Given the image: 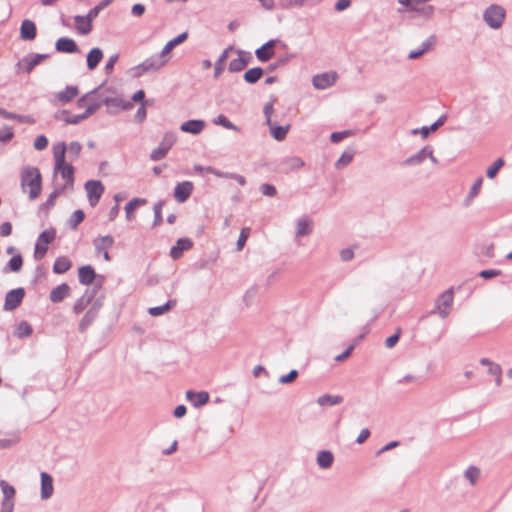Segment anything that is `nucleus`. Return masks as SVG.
<instances>
[{"instance_id":"63","label":"nucleus","mask_w":512,"mask_h":512,"mask_svg":"<svg viewBox=\"0 0 512 512\" xmlns=\"http://www.w3.org/2000/svg\"><path fill=\"white\" fill-rule=\"evenodd\" d=\"M34 148L38 151L44 150L48 146V139L44 135H39L36 137L34 144Z\"/></svg>"},{"instance_id":"51","label":"nucleus","mask_w":512,"mask_h":512,"mask_svg":"<svg viewBox=\"0 0 512 512\" xmlns=\"http://www.w3.org/2000/svg\"><path fill=\"white\" fill-rule=\"evenodd\" d=\"M284 163L287 165L289 170H297L304 166V161L297 156L289 157L285 159Z\"/></svg>"},{"instance_id":"7","label":"nucleus","mask_w":512,"mask_h":512,"mask_svg":"<svg viewBox=\"0 0 512 512\" xmlns=\"http://www.w3.org/2000/svg\"><path fill=\"white\" fill-rule=\"evenodd\" d=\"M485 23L492 29H498L502 26L505 18V10L501 6L491 5L483 15Z\"/></svg>"},{"instance_id":"36","label":"nucleus","mask_w":512,"mask_h":512,"mask_svg":"<svg viewBox=\"0 0 512 512\" xmlns=\"http://www.w3.org/2000/svg\"><path fill=\"white\" fill-rule=\"evenodd\" d=\"M72 266L71 261L65 257L60 256L56 258L54 265H53V272L56 274H63L67 272Z\"/></svg>"},{"instance_id":"6","label":"nucleus","mask_w":512,"mask_h":512,"mask_svg":"<svg viewBox=\"0 0 512 512\" xmlns=\"http://www.w3.org/2000/svg\"><path fill=\"white\" fill-rule=\"evenodd\" d=\"M49 57L48 54L30 53L16 63V73H31L32 70L43 60Z\"/></svg>"},{"instance_id":"29","label":"nucleus","mask_w":512,"mask_h":512,"mask_svg":"<svg viewBox=\"0 0 512 512\" xmlns=\"http://www.w3.org/2000/svg\"><path fill=\"white\" fill-rule=\"evenodd\" d=\"M239 57L236 59H233L229 63V71L230 72H240L242 71L247 65L251 57L248 55L247 57L244 56L243 51H238Z\"/></svg>"},{"instance_id":"44","label":"nucleus","mask_w":512,"mask_h":512,"mask_svg":"<svg viewBox=\"0 0 512 512\" xmlns=\"http://www.w3.org/2000/svg\"><path fill=\"white\" fill-rule=\"evenodd\" d=\"M60 114L67 116L64 118V121L67 124H78L89 117V115H86L85 112L79 115H71L67 110L60 111Z\"/></svg>"},{"instance_id":"28","label":"nucleus","mask_w":512,"mask_h":512,"mask_svg":"<svg viewBox=\"0 0 512 512\" xmlns=\"http://www.w3.org/2000/svg\"><path fill=\"white\" fill-rule=\"evenodd\" d=\"M70 287L66 283H62L53 288L50 292V300L53 303H59L69 295Z\"/></svg>"},{"instance_id":"15","label":"nucleus","mask_w":512,"mask_h":512,"mask_svg":"<svg viewBox=\"0 0 512 512\" xmlns=\"http://www.w3.org/2000/svg\"><path fill=\"white\" fill-rule=\"evenodd\" d=\"M278 40L271 39L267 41L264 45H262L260 48H258L255 51V55L257 59L261 62H266L270 60L274 56L273 48L275 47Z\"/></svg>"},{"instance_id":"38","label":"nucleus","mask_w":512,"mask_h":512,"mask_svg":"<svg viewBox=\"0 0 512 512\" xmlns=\"http://www.w3.org/2000/svg\"><path fill=\"white\" fill-rule=\"evenodd\" d=\"M147 200L144 198H134L125 205L126 219L131 221L134 218L133 211L142 205H145Z\"/></svg>"},{"instance_id":"12","label":"nucleus","mask_w":512,"mask_h":512,"mask_svg":"<svg viewBox=\"0 0 512 512\" xmlns=\"http://www.w3.org/2000/svg\"><path fill=\"white\" fill-rule=\"evenodd\" d=\"M25 295L23 288L10 290L5 296L4 310L12 311L16 309L22 302Z\"/></svg>"},{"instance_id":"58","label":"nucleus","mask_w":512,"mask_h":512,"mask_svg":"<svg viewBox=\"0 0 512 512\" xmlns=\"http://www.w3.org/2000/svg\"><path fill=\"white\" fill-rule=\"evenodd\" d=\"M249 234H250V229L249 228H243L240 232V235H239V238L237 240V243H236V249L237 251H241L244 246H245V243L249 237Z\"/></svg>"},{"instance_id":"5","label":"nucleus","mask_w":512,"mask_h":512,"mask_svg":"<svg viewBox=\"0 0 512 512\" xmlns=\"http://www.w3.org/2000/svg\"><path fill=\"white\" fill-rule=\"evenodd\" d=\"M273 111L274 108L272 102H268L264 105L263 113L265 115L266 124L269 126L270 134L275 140L282 141L286 138L290 125L278 126L276 123L272 122L271 117Z\"/></svg>"},{"instance_id":"2","label":"nucleus","mask_w":512,"mask_h":512,"mask_svg":"<svg viewBox=\"0 0 512 512\" xmlns=\"http://www.w3.org/2000/svg\"><path fill=\"white\" fill-rule=\"evenodd\" d=\"M21 188L24 192L28 190L30 200L39 197L42 190V177L38 168L27 166L21 171Z\"/></svg>"},{"instance_id":"47","label":"nucleus","mask_w":512,"mask_h":512,"mask_svg":"<svg viewBox=\"0 0 512 512\" xmlns=\"http://www.w3.org/2000/svg\"><path fill=\"white\" fill-rule=\"evenodd\" d=\"M113 1L114 0H102L99 2L95 7L90 9L88 12V18L94 20L99 15V13L107 6H109Z\"/></svg>"},{"instance_id":"11","label":"nucleus","mask_w":512,"mask_h":512,"mask_svg":"<svg viewBox=\"0 0 512 512\" xmlns=\"http://www.w3.org/2000/svg\"><path fill=\"white\" fill-rule=\"evenodd\" d=\"M336 72H325L317 74L312 78V84L316 89L324 90L333 86L337 80Z\"/></svg>"},{"instance_id":"21","label":"nucleus","mask_w":512,"mask_h":512,"mask_svg":"<svg viewBox=\"0 0 512 512\" xmlns=\"http://www.w3.org/2000/svg\"><path fill=\"white\" fill-rule=\"evenodd\" d=\"M37 34L36 25L31 20H24L20 27V37L22 40L31 41L34 40Z\"/></svg>"},{"instance_id":"55","label":"nucleus","mask_w":512,"mask_h":512,"mask_svg":"<svg viewBox=\"0 0 512 512\" xmlns=\"http://www.w3.org/2000/svg\"><path fill=\"white\" fill-rule=\"evenodd\" d=\"M164 206V202L163 201H159L157 202L154 207H153V210H154V222H153V226H159L162 221H163V218H162V208Z\"/></svg>"},{"instance_id":"22","label":"nucleus","mask_w":512,"mask_h":512,"mask_svg":"<svg viewBox=\"0 0 512 512\" xmlns=\"http://www.w3.org/2000/svg\"><path fill=\"white\" fill-rule=\"evenodd\" d=\"M204 127L205 122L203 120H188L181 124L180 130L185 133L197 135L203 131Z\"/></svg>"},{"instance_id":"30","label":"nucleus","mask_w":512,"mask_h":512,"mask_svg":"<svg viewBox=\"0 0 512 512\" xmlns=\"http://www.w3.org/2000/svg\"><path fill=\"white\" fill-rule=\"evenodd\" d=\"M93 244L96 252L100 254L113 246L114 238L111 235L102 236L94 239Z\"/></svg>"},{"instance_id":"46","label":"nucleus","mask_w":512,"mask_h":512,"mask_svg":"<svg viewBox=\"0 0 512 512\" xmlns=\"http://www.w3.org/2000/svg\"><path fill=\"white\" fill-rule=\"evenodd\" d=\"M231 48L225 49L218 60L215 63V71H214V77L217 78L224 70V62L228 58V53Z\"/></svg>"},{"instance_id":"49","label":"nucleus","mask_w":512,"mask_h":512,"mask_svg":"<svg viewBox=\"0 0 512 512\" xmlns=\"http://www.w3.org/2000/svg\"><path fill=\"white\" fill-rule=\"evenodd\" d=\"M354 153L352 151H344L340 158L336 161L335 166L337 169H342L343 167L350 164L353 160Z\"/></svg>"},{"instance_id":"14","label":"nucleus","mask_w":512,"mask_h":512,"mask_svg":"<svg viewBox=\"0 0 512 512\" xmlns=\"http://www.w3.org/2000/svg\"><path fill=\"white\" fill-rule=\"evenodd\" d=\"M426 2H418V0L414 1L411 12L414 13L413 17H420L424 20H429L432 18L434 14V6L432 5H423Z\"/></svg>"},{"instance_id":"27","label":"nucleus","mask_w":512,"mask_h":512,"mask_svg":"<svg viewBox=\"0 0 512 512\" xmlns=\"http://www.w3.org/2000/svg\"><path fill=\"white\" fill-rule=\"evenodd\" d=\"M79 93L77 86H67L55 94V98L62 104L71 102Z\"/></svg>"},{"instance_id":"17","label":"nucleus","mask_w":512,"mask_h":512,"mask_svg":"<svg viewBox=\"0 0 512 512\" xmlns=\"http://www.w3.org/2000/svg\"><path fill=\"white\" fill-rule=\"evenodd\" d=\"M41 499H49L54 492L53 478L46 472H41Z\"/></svg>"},{"instance_id":"52","label":"nucleus","mask_w":512,"mask_h":512,"mask_svg":"<svg viewBox=\"0 0 512 512\" xmlns=\"http://www.w3.org/2000/svg\"><path fill=\"white\" fill-rule=\"evenodd\" d=\"M504 160L502 158L497 159L486 171V175L488 178L492 179L494 178L500 168L504 166Z\"/></svg>"},{"instance_id":"32","label":"nucleus","mask_w":512,"mask_h":512,"mask_svg":"<svg viewBox=\"0 0 512 512\" xmlns=\"http://www.w3.org/2000/svg\"><path fill=\"white\" fill-rule=\"evenodd\" d=\"M94 297V292L86 291L73 305V311L76 314L81 313L90 304Z\"/></svg>"},{"instance_id":"35","label":"nucleus","mask_w":512,"mask_h":512,"mask_svg":"<svg viewBox=\"0 0 512 512\" xmlns=\"http://www.w3.org/2000/svg\"><path fill=\"white\" fill-rule=\"evenodd\" d=\"M446 121V116H441L436 122H434L431 126H424L420 129L412 130L413 134L420 133L423 138H426L431 132L437 130L440 126H442Z\"/></svg>"},{"instance_id":"56","label":"nucleus","mask_w":512,"mask_h":512,"mask_svg":"<svg viewBox=\"0 0 512 512\" xmlns=\"http://www.w3.org/2000/svg\"><path fill=\"white\" fill-rule=\"evenodd\" d=\"M23 265V259L21 255H15L13 256L9 262L8 267L12 272H19Z\"/></svg>"},{"instance_id":"45","label":"nucleus","mask_w":512,"mask_h":512,"mask_svg":"<svg viewBox=\"0 0 512 512\" xmlns=\"http://www.w3.org/2000/svg\"><path fill=\"white\" fill-rule=\"evenodd\" d=\"M32 331V326L28 322L22 321L18 324L15 331V335L18 338H24L30 336L32 334Z\"/></svg>"},{"instance_id":"48","label":"nucleus","mask_w":512,"mask_h":512,"mask_svg":"<svg viewBox=\"0 0 512 512\" xmlns=\"http://www.w3.org/2000/svg\"><path fill=\"white\" fill-rule=\"evenodd\" d=\"M214 124L216 125H221L223 126L224 128L226 129H230V130H234V131H239V128L234 125L225 115L223 114H220L218 115L214 120H213Z\"/></svg>"},{"instance_id":"16","label":"nucleus","mask_w":512,"mask_h":512,"mask_svg":"<svg viewBox=\"0 0 512 512\" xmlns=\"http://www.w3.org/2000/svg\"><path fill=\"white\" fill-rule=\"evenodd\" d=\"M193 246V242L189 238H180L177 240L176 244L170 250V256L177 260L182 257L184 251L191 249Z\"/></svg>"},{"instance_id":"59","label":"nucleus","mask_w":512,"mask_h":512,"mask_svg":"<svg viewBox=\"0 0 512 512\" xmlns=\"http://www.w3.org/2000/svg\"><path fill=\"white\" fill-rule=\"evenodd\" d=\"M437 43V38L435 35H430L422 44L420 49L423 50L424 54L433 50Z\"/></svg>"},{"instance_id":"42","label":"nucleus","mask_w":512,"mask_h":512,"mask_svg":"<svg viewBox=\"0 0 512 512\" xmlns=\"http://www.w3.org/2000/svg\"><path fill=\"white\" fill-rule=\"evenodd\" d=\"M175 305H176V300H169L164 305L149 308L148 313L154 317L160 316V315L166 313L167 311H169Z\"/></svg>"},{"instance_id":"34","label":"nucleus","mask_w":512,"mask_h":512,"mask_svg":"<svg viewBox=\"0 0 512 512\" xmlns=\"http://www.w3.org/2000/svg\"><path fill=\"white\" fill-rule=\"evenodd\" d=\"M187 38H188V32H183V33L179 34L177 37L168 41L161 51V56L165 57L167 54H169L172 51V49L174 47L183 43Z\"/></svg>"},{"instance_id":"4","label":"nucleus","mask_w":512,"mask_h":512,"mask_svg":"<svg viewBox=\"0 0 512 512\" xmlns=\"http://www.w3.org/2000/svg\"><path fill=\"white\" fill-rule=\"evenodd\" d=\"M163 58L164 57L161 56L160 53L159 55H154L147 58L139 65L131 68L133 77H141L144 73L158 71L167 62V60H164Z\"/></svg>"},{"instance_id":"1","label":"nucleus","mask_w":512,"mask_h":512,"mask_svg":"<svg viewBox=\"0 0 512 512\" xmlns=\"http://www.w3.org/2000/svg\"><path fill=\"white\" fill-rule=\"evenodd\" d=\"M65 153V143L62 142L53 146V156L55 160L54 175L60 174L65 180L62 190L66 187H72L74 182V168L72 165L66 163Z\"/></svg>"},{"instance_id":"60","label":"nucleus","mask_w":512,"mask_h":512,"mask_svg":"<svg viewBox=\"0 0 512 512\" xmlns=\"http://www.w3.org/2000/svg\"><path fill=\"white\" fill-rule=\"evenodd\" d=\"M479 475H480V471L478 468L474 467V466H470L466 471H465V477L470 481V483L472 485H474L476 483V481L478 480L479 478Z\"/></svg>"},{"instance_id":"25","label":"nucleus","mask_w":512,"mask_h":512,"mask_svg":"<svg viewBox=\"0 0 512 512\" xmlns=\"http://www.w3.org/2000/svg\"><path fill=\"white\" fill-rule=\"evenodd\" d=\"M186 398L191 402V404L194 407L198 408L205 405L209 401V394L205 391H187Z\"/></svg>"},{"instance_id":"61","label":"nucleus","mask_w":512,"mask_h":512,"mask_svg":"<svg viewBox=\"0 0 512 512\" xmlns=\"http://www.w3.org/2000/svg\"><path fill=\"white\" fill-rule=\"evenodd\" d=\"M82 146L79 142L74 141L69 144L68 147H66V150L68 151V154L72 159H75L79 156L81 152Z\"/></svg>"},{"instance_id":"54","label":"nucleus","mask_w":512,"mask_h":512,"mask_svg":"<svg viewBox=\"0 0 512 512\" xmlns=\"http://www.w3.org/2000/svg\"><path fill=\"white\" fill-rule=\"evenodd\" d=\"M293 58V55H285L283 57L278 58L275 62L271 63L267 70L269 72H272L280 67L285 66L291 59Z\"/></svg>"},{"instance_id":"53","label":"nucleus","mask_w":512,"mask_h":512,"mask_svg":"<svg viewBox=\"0 0 512 512\" xmlns=\"http://www.w3.org/2000/svg\"><path fill=\"white\" fill-rule=\"evenodd\" d=\"M85 214L82 210H76L72 213L69 219V225L71 228L75 229L77 226L84 220Z\"/></svg>"},{"instance_id":"20","label":"nucleus","mask_w":512,"mask_h":512,"mask_svg":"<svg viewBox=\"0 0 512 512\" xmlns=\"http://www.w3.org/2000/svg\"><path fill=\"white\" fill-rule=\"evenodd\" d=\"M480 364L488 367V374L495 377V384L500 386L502 383V368L499 364L490 361L487 358H482Z\"/></svg>"},{"instance_id":"13","label":"nucleus","mask_w":512,"mask_h":512,"mask_svg":"<svg viewBox=\"0 0 512 512\" xmlns=\"http://www.w3.org/2000/svg\"><path fill=\"white\" fill-rule=\"evenodd\" d=\"M194 185L190 181L178 183L174 189V198L178 203H184L191 196Z\"/></svg>"},{"instance_id":"9","label":"nucleus","mask_w":512,"mask_h":512,"mask_svg":"<svg viewBox=\"0 0 512 512\" xmlns=\"http://www.w3.org/2000/svg\"><path fill=\"white\" fill-rule=\"evenodd\" d=\"M454 294L452 288L444 291L436 300L435 311L441 318H446L453 305Z\"/></svg>"},{"instance_id":"43","label":"nucleus","mask_w":512,"mask_h":512,"mask_svg":"<svg viewBox=\"0 0 512 512\" xmlns=\"http://www.w3.org/2000/svg\"><path fill=\"white\" fill-rule=\"evenodd\" d=\"M103 104L107 106H114L118 108H122L124 110L130 109L132 107L131 103H124L119 98H111L103 95Z\"/></svg>"},{"instance_id":"10","label":"nucleus","mask_w":512,"mask_h":512,"mask_svg":"<svg viewBox=\"0 0 512 512\" xmlns=\"http://www.w3.org/2000/svg\"><path fill=\"white\" fill-rule=\"evenodd\" d=\"M85 190L90 205L96 206L104 192L103 184L98 180H89L85 183Z\"/></svg>"},{"instance_id":"8","label":"nucleus","mask_w":512,"mask_h":512,"mask_svg":"<svg viewBox=\"0 0 512 512\" xmlns=\"http://www.w3.org/2000/svg\"><path fill=\"white\" fill-rule=\"evenodd\" d=\"M176 134L173 132H166L157 148H155L151 154L150 158L153 161H159L163 159L168 151L172 148V146L176 142Z\"/></svg>"},{"instance_id":"64","label":"nucleus","mask_w":512,"mask_h":512,"mask_svg":"<svg viewBox=\"0 0 512 512\" xmlns=\"http://www.w3.org/2000/svg\"><path fill=\"white\" fill-rule=\"evenodd\" d=\"M260 191L263 195L269 196V197H274L277 193L276 188L273 185L268 184V183L262 184L260 186Z\"/></svg>"},{"instance_id":"41","label":"nucleus","mask_w":512,"mask_h":512,"mask_svg":"<svg viewBox=\"0 0 512 512\" xmlns=\"http://www.w3.org/2000/svg\"><path fill=\"white\" fill-rule=\"evenodd\" d=\"M262 75V68L254 67L245 72L244 80L249 84H254L262 77Z\"/></svg>"},{"instance_id":"31","label":"nucleus","mask_w":512,"mask_h":512,"mask_svg":"<svg viewBox=\"0 0 512 512\" xmlns=\"http://www.w3.org/2000/svg\"><path fill=\"white\" fill-rule=\"evenodd\" d=\"M98 315V310L95 308V307H92L91 309H89L85 315L83 316V318L81 319L80 323H79V331L81 333H84L88 327L94 322V320L96 319Z\"/></svg>"},{"instance_id":"39","label":"nucleus","mask_w":512,"mask_h":512,"mask_svg":"<svg viewBox=\"0 0 512 512\" xmlns=\"http://www.w3.org/2000/svg\"><path fill=\"white\" fill-rule=\"evenodd\" d=\"M312 232L311 221L308 218H300L296 224V236H307Z\"/></svg>"},{"instance_id":"50","label":"nucleus","mask_w":512,"mask_h":512,"mask_svg":"<svg viewBox=\"0 0 512 512\" xmlns=\"http://www.w3.org/2000/svg\"><path fill=\"white\" fill-rule=\"evenodd\" d=\"M56 237V231L54 229L44 230L38 237L37 242L49 245Z\"/></svg>"},{"instance_id":"26","label":"nucleus","mask_w":512,"mask_h":512,"mask_svg":"<svg viewBox=\"0 0 512 512\" xmlns=\"http://www.w3.org/2000/svg\"><path fill=\"white\" fill-rule=\"evenodd\" d=\"M92 21V19L88 18V14L86 16L77 15L74 17L76 29L82 35H87L91 32Z\"/></svg>"},{"instance_id":"23","label":"nucleus","mask_w":512,"mask_h":512,"mask_svg":"<svg viewBox=\"0 0 512 512\" xmlns=\"http://www.w3.org/2000/svg\"><path fill=\"white\" fill-rule=\"evenodd\" d=\"M95 278L96 273L91 265H85L79 268L78 279L81 284L90 285L94 282Z\"/></svg>"},{"instance_id":"3","label":"nucleus","mask_w":512,"mask_h":512,"mask_svg":"<svg viewBox=\"0 0 512 512\" xmlns=\"http://www.w3.org/2000/svg\"><path fill=\"white\" fill-rule=\"evenodd\" d=\"M103 90L104 85H100L92 91L86 93L77 100L78 108H85L86 115L91 116L94 114L103 104Z\"/></svg>"},{"instance_id":"62","label":"nucleus","mask_w":512,"mask_h":512,"mask_svg":"<svg viewBox=\"0 0 512 512\" xmlns=\"http://www.w3.org/2000/svg\"><path fill=\"white\" fill-rule=\"evenodd\" d=\"M47 251H48V245L36 242L35 251H34V258L36 260H41L45 256Z\"/></svg>"},{"instance_id":"37","label":"nucleus","mask_w":512,"mask_h":512,"mask_svg":"<svg viewBox=\"0 0 512 512\" xmlns=\"http://www.w3.org/2000/svg\"><path fill=\"white\" fill-rule=\"evenodd\" d=\"M334 456L328 450H322L317 455V464L323 469L330 468L333 464Z\"/></svg>"},{"instance_id":"40","label":"nucleus","mask_w":512,"mask_h":512,"mask_svg":"<svg viewBox=\"0 0 512 512\" xmlns=\"http://www.w3.org/2000/svg\"><path fill=\"white\" fill-rule=\"evenodd\" d=\"M342 401L343 398L341 396L329 394L322 395L317 399V403L320 406H334L340 404Z\"/></svg>"},{"instance_id":"57","label":"nucleus","mask_w":512,"mask_h":512,"mask_svg":"<svg viewBox=\"0 0 512 512\" xmlns=\"http://www.w3.org/2000/svg\"><path fill=\"white\" fill-rule=\"evenodd\" d=\"M482 183H483V179L482 177L478 178L474 184L472 185L470 191H469V194H468V197H467V201H471L473 198H475L480 190H481V187H482Z\"/></svg>"},{"instance_id":"33","label":"nucleus","mask_w":512,"mask_h":512,"mask_svg":"<svg viewBox=\"0 0 512 512\" xmlns=\"http://www.w3.org/2000/svg\"><path fill=\"white\" fill-rule=\"evenodd\" d=\"M103 58V52L100 48H93L87 55V67L94 70Z\"/></svg>"},{"instance_id":"24","label":"nucleus","mask_w":512,"mask_h":512,"mask_svg":"<svg viewBox=\"0 0 512 512\" xmlns=\"http://www.w3.org/2000/svg\"><path fill=\"white\" fill-rule=\"evenodd\" d=\"M55 48L59 52L75 53L78 51V46L73 39L62 37L56 41Z\"/></svg>"},{"instance_id":"19","label":"nucleus","mask_w":512,"mask_h":512,"mask_svg":"<svg viewBox=\"0 0 512 512\" xmlns=\"http://www.w3.org/2000/svg\"><path fill=\"white\" fill-rule=\"evenodd\" d=\"M0 488L3 493V500L1 505H8L10 509L14 510V497H15V488L8 484L5 480L0 481Z\"/></svg>"},{"instance_id":"18","label":"nucleus","mask_w":512,"mask_h":512,"mask_svg":"<svg viewBox=\"0 0 512 512\" xmlns=\"http://www.w3.org/2000/svg\"><path fill=\"white\" fill-rule=\"evenodd\" d=\"M427 155H430V146H424L416 154L411 155L402 162L403 166H417L422 164L426 159Z\"/></svg>"}]
</instances>
